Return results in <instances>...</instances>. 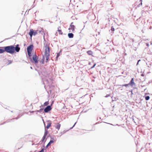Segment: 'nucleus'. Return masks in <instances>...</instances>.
Returning <instances> with one entry per match:
<instances>
[{"label": "nucleus", "mask_w": 152, "mask_h": 152, "mask_svg": "<svg viewBox=\"0 0 152 152\" xmlns=\"http://www.w3.org/2000/svg\"><path fill=\"white\" fill-rule=\"evenodd\" d=\"M5 51L10 54H13L15 53V51L16 52H19L20 50V48L19 47V45H17L15 47L13 45H11L5 47L4 48Z\"/></svg>", "instance_id": "nucleus-1"}, {"label": "nucleus", "mask_w": 152, "mask_h": 152, "mask_svg": "<svg viewBox=\"0 0 152 152\" xmlns=\"http://www.w3.org/2000/svg\"><path fill=\"white\" fill-rule=\"evenodd\" d=\"M50 50L48 45H46L45 46V57L46 62H47L50 56Z\"/></svg>", "instance_id": "nucleus-2"}, {"label": "nucleus", "mask_w": 152, "mask_h": 152, "mask_svg": "<svg viewBox=\"0 0 152 152\" xmlns=\"http://www.w3.org/2000/svg\"><path fill=\"white\" fill-rule=\"evenodd\" d=\"M34 48V46L32 45H31L29 46L27 48V50L28 55L29 56H30L31 53Z\"/></svg>", "instance_id": "nucleus-3"}, {"label": "nucleus", "mask_w": 152, "mask_h": 152, "mask_svg": "<svg viewBox=\"0 0 152 152\" xmlns=\"http://www.w3.org/2000/svg\"><path fill=\"white\" fill-rule=\"evenodd\" d=\"M37 34H38V33L37 32V31H34L33 29L30 30V31L29 33V34L31 37L32 35H35Z\"/></svg>", "instance_id": "nucleus-4"}, {"label": "nucleus", "mask_w": 152, "mask_h": 152, "mask_svg": "<svg viewBox=\"0 0 152 152\" xmlns=\"http://www.w3.org/2000/svg\"><path fill=\"white\" fill-rule=\"evenodd\" d=\"M38 34H41L43 35L44 34V29L41 28H39L37 30Z\"/></svg>", "instance_id": "nucleus-5"}, {"label": "nucleus", "mask_w": 152, "mask_h": 152, "mask_svg": "<svg viewBox=\"0 0 152 152\" xmlns=\"http://www.w3.org/2000/svg\"><path fill=\"white\" fill-rule=\"evenodd\" d=\"M51 108L50 106H47L44 109V112L45 113H47L51 110Z\"/></svg>", "instance_id": "nucleus-6"}, {"label": "nucleus", "mask_w": 152, "mask_h": 152, "mask_svg": "<svg viewBox=\"0 0 152 152\" xmlns=\"http://www.w3.org/2000/svg\"><path fill=\"white\" fill-rule=\"evenodd\" d=\"M33 59L35 63H38V58L36 55H33Z\"/></svg>", "instance_id": "nucleus-7"}, {"label": "nucleus", "mask_w": 152, "mask_h": 152, "mask_svg": "<svg viewBox=\"0 0 152 152\" xmlns=\"http://www.w3.org/2000/svg\"><path fill=\"white\" fill-rule=\"evenodd\" d=\"M73 23H71V25H70V27L69 28V30H71L72 31H73L75 30V26L72 25V24Z\"/></svg>", "instance_id": "nucleus-8"}, {"label": "nucleus", "mask_w": 152, "mask_h": 152, "mask_svg": "<svg viewBox=\"0 0 152 152\" xmlns=\"http://www.w3.org/2000/svg\"><path fill=\"white\" fill-rule=\"evenodd\" d=\"M61 125L59 123H58L55 124V127L56 129L58 130L60 128Z\"/></svg>", "instance_id": "nucleus-9"}, {"label": "nucleus", "mask_w": 152, "mask_h": 152, "mask_svg": "<svg viewBox=\"0 0 152 152\" xmlns=\"http://www.w3.org/2000/svg\"><path fill=\"white\" fill-rule=\"evenodd\" d=\"M129 85L131 86H133V85H135V83L134 82V80L133 78H132L131 79V81L129 83Z\"/></svg>", "instance_id": "nucleus-10"}, {"label": "nucleus", "mask_w": 152, "mask_h": 152, "mask_svg": "<svg viewBox=\"0 0 152 152\" xmlns=\"http://www.w3.org/2000/svg\"><path fill=\"white\" fill-rule=\"evenodd\" d=\"M55 141L54 140H51L46 146V148H48L50 145L52 143L54 142Z\"/></svg>", "instance_id": "nucleus-11"}, {"label": "nucleus", "mask_w": 152, "mask_h": 152, "mask_svg": "<svg viewBox=\"0 0 152 152\" xmlns=\"http://www.w3.org/2000/svg\"><path fill=\"white\" fill-rule=\"evenodd\" d=\"M58 31L59 32V34H62L63 33L61 31V27L59 26L58 28Z\"/></svg>", "instance_id": "nucleus-12"}, {"label": "nucleus", "mask_w": 152, "mask_h": 152, "mask_svg": "<svg viewBox=\"0 0 152 152\" xmlns=\"http://www.w3.org/2000/svg\"><path fill=\"white\" fill-rule=\"evenodd\" d=\"M51 123L50 122L48 121V123L47 126L46 127L47 129H49L51 126Z\"/></svg>", "instance_id": "nucleus-13"}, {"label": "nucleus", "mask_w": 152, "mask_h": 152, "mask_svg": "<svg viewBox=\"0 0 152 152\" xmlns=\"http://www.w3.org/2000/svg\"><path fill=\"white\" fill-rule=\"evenodd\" d=\"M68 36L69 38H72L73 37L74 35L72 33H69L68 34Z\"/></svg>", "instance_id": "nucleus-14"}, {"label": "nucleus", "mask_w": 152, "mask_h": 152, "mask_svg": "<svg viewBox=\"0 0 152 152\" xmlns=\"http://www.w3.org/2000/svg\"><path fill=\"white\" fill-rule=\"evenodd\" d=\"M87 53L88 55H92L93 53L91 50H88L87 51Z\"/></svg>", "instance_id": "nucleus-15"}, {"label": "nucleus", "mask_w": 152, "mask_h": 152, "mask_svg": "<svg viewBox=\"0 0 152 152\" xmlns=\"http://www.w3.org/2000/svg\"><path fill=\"white\" fill-rule=\"evenodd\" d=\"M47 134V133H45L44 136H43V137H42V142H43V141L45 140Z\"/></svg>", "instance_id": "nucleus-16"}, {"label": "nucleus", "mask_w": 152, "mask_h": 152, "mask_svg": "<svg viewBox=\"0 0 152 152\" xmlns=\"http://www.w3.org/2000/svg\"><path fill=\"white\" fill-rule=\"evenodd\" d=\"M5 52L4 49H0V53H3Z\"/></svg>", "instance_id": "nucleus-17"}, {"label": "nucleus", "mask_w": 152, "mask_h": 152, "mask_svg": "<svg viewBox=\"0 0 152 152\" xmlns=\"http://www.w3.org/2000/svg\"><path fill=\"white\" fill-rule=\"evenodd\" d=\"M145 99L146 100H148L150 99V97L149 96H146L145 98Z\"/></svg>", "instance_id": "nucleus-18"}, {"label": "nucleus", "mask_w": 152, "mask_h": 152, "mask_svg": "<svg viewBox=\"0 0 152 152\" xmlns=\"http://www.w3.org/2000/svg\"><path fill=\"white\" fill-rule=\"evenodd\" d=\"M48 104H49L48 102H46L44 103V104L46 106V105H48Z\"/></svg>", "instance_id": "nucleus-19"}, {"label": "nucleus", "mask_w": 152, "mask_h": 152, "mask_svg": "<svg viewBox=\"0 0 152 152\" xmlns=\"http://www.w3.org/2000/svg\"><path fill=\"white\" fill-rule=\"evenodd\" d=\"M111 30L112 31H114L115 30V29L113 27H112L111 28Z\"/></svg>", "instance_id": "nucleus-20"}, {"label": "nucleus", "mask_w": 152, "mask_h": 152, "mask_svg": "<svg viewBox=\"0 0 152 152\" xmlns=\"http://www.w3.org/2000/svg\"><path fill=\"white\" fill-rule=\"evenodd\" d=\"M129 85V83H128V84H124V85H123V86H125V87H127V86H128Z\"/></svg>", "instance_id": "nucleus-21"}, {"label": "nucleus", "mask_w": 152, "mask_h": 152, "mask_svg": "<svg viewBox=\"0 0 152 152\" xmlns=\"http://www.w3.org/2000/svg\"><path fill=\"white\" fill-rule=\"evenodd\" d=\"M96 65V64H95L94 65H93L92 67H91V69H92V68H94V67H95V66Z\"/></svg>", "instance_id": "nucleus-22"}, {"label": "nucleus", "mask_w": 152, "mask_h": 152, "mask_svg": "<svg viewBox=\"0 0 152 152\" xmlns=\"http://www.w3.org/2000/svg\"><path fill=\"white\" fill-rule=\"evenodd\" d=\"M142 0H140V1H141V3L139 4V5H140V4L141 5H142Z\"/></svg>", "instance_id": "nucleus-23"}, {"label": "nucleus", "mask_w": 152, "mask_h": 152, "mask_svg": "<svg viewBox=\"0 0 152 152\" xmlns=\"http://www.w3.org/2000/svg\"><path fill=\"white\" fill-rule=\"evenodd\" d=\"M110 96V95L108 94H107V95L106 96H105V97H108V96Z\"/></svg>", "instance_id": "nucleus-24"}, {"label": "nucleus", "mask_w": 152, "mask_h": 152, "mask_svg": "<svg viewBox=\"0 0 152 152\" xmlns=\"http://www.w3.org/2000/svg\"><path fill=\"white\" fill-rule=\"evenodd\" d=\"M75 124L73 125V126L72 127V128H71V129H72V128L75 126Z\"/></svg>", "instance_id": "nucleus-25"}, {"label": "nucleus", "mask_w": 152, "mask_h": 152, "mask_svg": "<svg viewBox=\"0 0 152 152\" xmlns=\"http://www.w3.org/2000/svg\"><path fill=\"white\" fill-rule=\"evenodd\" d=\"M140 60H138V62H140Z\"/></svg>", "instance_id": "nucleus-26"}, {"label": "nucleus", "mask_w": 152, "mask_h": 152, "mask_svg": "<svg viewBox=\"0 0 152 152\" xmlns=\"http://www.w3.org/2000/svg\"><path fill=\"white\" fill-rule=\"evenodd\" d=\"M139 64V62L137 61V65Z\"/></svg>", "instance_id": "nucleus-27"}, {"label": "nucleus", "mask_w": 152, "mask_h": 152, "mask_svg": "<svg viewBox=\"0 0 152 152\" xmlns=\"http://www.w3.org/2000/svg\"><path fill=\"white\" fill-rule=\"evenodd\" d=\"M146 45H147V46H148V44H146Z\"/></svg>", "instance_id": "nucleus-28"}]
</instances>
